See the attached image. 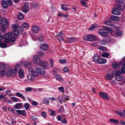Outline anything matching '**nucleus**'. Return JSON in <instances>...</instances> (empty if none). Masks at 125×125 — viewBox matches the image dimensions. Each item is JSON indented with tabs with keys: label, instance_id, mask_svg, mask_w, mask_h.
I'll list each match as a JSON object with an SVG mask.
<instances>
[{
	"label": "nucleus",
	"instance_id": "obj_40",
	"mask_svg": "<svg viewBox=\"0 0 125 125\" xmlns=\"http://www.w3.org/2000/svg\"><path fill=\"white\" fill-rule=\"evenodd\" d=\"M17 30L19 32L20 31H23V28L21 26H18Z\"/></svg>",
	"mask_w": 125,
	"mask_h": 125
},
{
	"label": "nucleus",
	"instance_id": "obj_43",
	"mask_svg": "<svg viewBox=\"0 0 125 125\" xmlns=\"http://www.w3.org/2000/svg\"><path fill=\"white\" fill-rule=\"evenodd\" d=\"M121 73V72L120 70H117L115 73V75H120Z\"/></svg>",
	"mask_w": 125,
	"mask_h": 125
},
{
	"label": "nucleus",
	"instance_id": "obj_2",
	"mask_svg": "<svg viewBox=\"0 0 125 125\" xmlns=\"http://www.w3.org/2000/svg\"><path fill=\"white\" fill-rule=\"evenodd\" d=\"M12 35V33L10 32H9L8 33H5L2 37V39H5V42L8 43L10 42V38Z\"/></svg>",
	"mask_w": 125,
	"mask_h": 125
},
{
	"label": "nucleus",
	"instance_id": "obj_39",
	"mask_svg": "<svg viewBox=\"0 0 125 125\" xmlns=\"http://www.w3.org/2000/svg\"><path fill=\"white\" fill-rule=\"evenodd\" d=\"M93 60L95 62H98V60L99 59H98V57L97 56V55L96 54H95L93 56Z\"/></svg>",
	"mask_w": 125,
	"mask_h": 125
},
{
	"label": "nucleus",
	"instance_id": "obj_56",
	"mask_svg": "<svg viewBox=\"0 0 125 125\" xmlns=\"http://www.w3.org/2000/svg\"><path fill=\"white\" fill-rule=\"evenodd\" d=\"M96 26L92 25L89 27V29L90 30H94V29L96 28Z\"/></svg>",
	"mask_w": 125,
	"mask_h": 125
},
{
	"label": "nucleus",
	"instance_id": "obj_59",
	"mask_svg": "<svg viewBox=\"0 0 125 125\" xmlns=\"http://www.w3.org/2000/svg\"><path fill=\"white\" fill-rule=\"evenodd\" d=\"M2 68L3 69H5L6 68V65L5 63H3L1 62Z\"/></svg>",
	"mask_w": 125,
	"mask_h": 125
},
{
	"label": "nucleus",
	"instance_id": "obj_46",
	"mask_svg": "<svg viewBox=\"0 0 125 125\" xmlns=\"http://www.w3.org/2000/svg\"><path fill=\"white\" fill-rule=\"evenodd\" d=\"M37 53L40 56H42L44 54V53L41 51L38 52Z\"/></svg>",
	"mask_w": 125,
	"mask_h": 125
},
{
	"label": "nucleus",
	"instance_id": "obj_15",
	"mask_svg": "<svg viewBox=\"0 0 125 125\" xmlns=\"http://www.w3.org/2000/svg\"><path fill=\"white\" fill-rule=\"evenodd\" d=\"M104 23L106 25L111 26H114V23L110 21H107L104 22Z\"/></svg>",
	"mask_w": 125,
	"mask_h": 125
},
{
	"label": "nucleus",
	"instance_id": "obj_49",
	"mask_svg": "<svg viewBox=\"0 0 125 125\" xmlns=\"http://www.w3.org/2000/svg\"><path fill=\"white\" fill-rule=\"evenodd\" d=\"M23 26L24 28H28L29 27V25L26 23L24 22L23 24Z\"/></svg>",
	"mask_w": 125,
	"mask_h": 125
},
{
	"label": "nucleus",
	"instance_id": "obj_24",
	"mask_svg": "<svg viewBox=\"0 0 125 125\" xmlns=\"http://www.w3.org/2000/svg\"><path fill=\"white\" fill-rule=\"evenodd\" d=\"M50 102V100L49 99L46 98L44 97L43 99L42 102L44 104H48Z\"/></svg>",
	"mask_w": 125,
	"mask_h": 125
},
{
	"label": "nucleus",
	"instance_id": "obj_53",
	"mask_svg": "<svg viewBox=\"0 0 125 125\" xmlns=\"http://www.w3.org/2000/svg\"><path fill=\"white\" fill-rule=\"evenodd\" d=\"M58 89L61 92H63L64 91V88L62 86H61Z\"/></svg>",
	"mask_w": 125,
	"mask_h": 125
},
{
	"label": "nucleus",
	"instance_id": "obj_11",
	"mask_svg": "<svg viewBox=\"0 0 125 125\" xmlns=\"http://www.w3.org/2000/svg\"><path fill=\"white\" fill-rule=\"evenodd\" d=\"M100 96L106 100H108L109 98L108 97V94L104 92H100L99 93Z\"/></svg>",
	"mask_w": 125,
	"mask_h": 125
},
{
	"label": "nucleus",
	"instance_id": "obj_47",
	"mask_svg": "<svg viewBox=\"0 0 125 125\" xmlns=\"http://www.w3.org/2000/svg\"><path fill=\"white\" fill-rule=\"evenodd\" d=\"M81 3L82 5H84L85 7H86L88 6V5L84 1H81Z\"/></svg>",
	"mask_w": 125,
	"mask_h": 125
},
{
	"label": "nucleus",
	"instance_id": "obj_48",
	"mask_svg": "<svg viewBox=\"0 0 125 125\" xmlns=\"http://www.w3.org/2000/svg\"><path fill=\"white\" fill-rule=\"evenodd\" d=\"M38 6L39 5L36 3H34L33 4V7L35 9L37 8Z\"/></svg>",
	"mask_w": 125,
	"mask_h": 125
},
{
	"label": "nucleus",
	"instance_id": "obj_12",
	"mask_svg": "<svg viewBox=\"0 0 125 125\" xmlns=\"http://www.w3.org/2000/svg\"><path fill=\"white\" fill-rule=\"evenodd\" d=\"M32 30L35 33H37L40 31L39 28L37 25H35L32 27Z\"/></svg>",
	"mask_w": 125,
	"mask_h": 125
},
{
	"label": "nucleus",
	"instance_id": "obj_45",
	"mask_svg": "<svg viewBox=\"0 0 125 125\" xmlns=\"http://www.w3.org/2000/svg\"><path fill=\"white\" fill-rule=\"evenodd\" d=\"M31 65V63L30 62H26L25 63L24 66L26 67H29Z\"/></svg>",
	"mask_w": 125,
	"mask_h": 125
},
{
	"label": "nucleus",
	"instance_id": "obj_13",
	"mask_svg": "<svg viewBox=\"0 0 125 125\" xmlns=\"http://www.w3.org/2000/svg\"><path fill=\"white\" fill-rule=\"evenodd\" d=\"M40 48L43 50H47L48 48V44H43L41 45Z\"/></svg>",
	"mask_w": 125,
	"mask_h": 125
},
{
	"label": "nucleus",
	"instance_id": "obj_61",
	"mask_svg": "<svg viewBox=\"0 0 125 125\" xmlns=\"http://www.w3.org/2000/svg\"><path fill=\"white\" fill-rule=\"evenodd\" d=\"M31 90L32 88L30 87H27L25 88L26 91H30Z\"/></svg>",
	"mask_w": 125,
	"mask_h": 125
},
{
	"label": "nucleus",
	"instance_id": "obj_51",
	"mask_svg": "<svg viewBox=\"0 0 125 125\" xmlns=\"http://www.w3.org/2000/svg\"><path fill=\"white\" fill-rule=\"evenodd\" d=\"M15 37L13 36L10 38V41H11L12 42H14L16 41V39L14 37Z\"/></svg>",
	"mask_w": 125,
	"mask_h": 125
},
{
	"label": "nucleus",
	"instance_id": "obj_6",
	"mask_svg": "<svg viewBox=\"0 0 125 125\" xmlns=\"http://www.w3.org/2000/svg\"><path fill=\"white\" fill-rule=\"evenodd\" d=\"M0 23L2 25H6L8 26L9 25L7 20L5 18L1 19L0 21Z\"/></svg>",
	"mask_w": 125,
	"mask_h": 125
},
{
	"label": "nucleus",
	"instance_id": "obj_5",
	"mask_svg": "<svg viewBox=\"0 0 125 125\" xmlns=\"http://www.w3.org/2000/svg\"><path fill=\"white\" fill-rule=\"evenodd\" d=\"M33 61L34 63L39 64L41 62L40 59L37 55H35L33 58Z\"/></svg>",
	"mask_w": 125,
	"mask_h": 125
},
{
	"label": "nucleus",
	"instance_id": "obj_44",
	"mask_svg": "<svg viewBox=\"0 0 125 125\" xmlns=\"http://www.w3.org/2000/svg\"><path fill=\"white\" fill-rule=\"evenodd\" d=\"M10 99L13 100L14 102H16L18 101V99L15 97H10Z\"/></svg>",
	"mask_w": 125,
	"mask_h": 125
},
{
	"label": "nucleus",
	"instance_id": "obj_30",
	"mask_svg": "<svg viewBox=\"0 0 125 125\" xmlns=\"http://www.w3.org/2000/svg\"><path fill=\"white\" fill-rule=\"evenodd\" d=\"M109 55V54L106 52H104L102 53V57L105 58L108 57Z\"/></svg>",
	"mask_w": 125,
	"mask_h": 125
},
{
	"label": "nucleus",
	"instance_id": "obj_25",
	"mask_svg": "<svg viewBox=\"0 0 125 125\" xmlns=\"http://www.w3.org/2000/svg\"><path fill=\"white\" fill-rule=\"evenodd\" d=\"M18 26V25L17 24H11L10 26L13 31H14L17 30Z\"/></svg>",
	"mask_w": 125,
	"mask_h": 125
},
{
	"label": "nucleus",
	"instance_id": "obj_27",
	"mask_svg": "<svg viewBox=\"0 0 125 125\" xmlns=\"http://www.w3.org/2000/svg\"><path fill=\"white\" fill-rule=\"evenodd\" d=\"M17 16L19 20H21L24 19L23 15L21 12L18 13Z\"/></svg>",
	"mask_w": 125,
	"mask_h": 125
},
{
	"label": "nucleus",
	"instance_id": "obj_38",
	"mask_svg": "<svg viewBox=\"0 0 125 125\" xmlns=\"http://www.w3.org/2000/svg\"><path fill=\"white\" fill-rule=\"evenodd\" d=\"M116 80L118 81H121L122 79V77L121 76L117 75L115 77Z\"/></svg>",
	"mask_w": 125,
	"mask_h": 125
},
{
	"label": "nucleus",
	"instance_id": "obj_52",
	"mask_svg": "<svg viewBox=\"0 0 125 125\" xmlns=\"http://www.w3.org/2000/svg\"><path fill=\"white\" fill-rule=\"evenodd\" d=\"M57 118L58 121H60L62 119V117L61 115H58L57 116Z\"/></svg>",
	"mask_w": 125,
	"mask_h": 125
},
{
	"label": "nucleus",
	"instance_id": "obj_36",
	"mask_svg": "<svg viewBox=\"0 0 125 125\" xmlns=\"http://www.w3.org/2000/svg\"><path fill=\"white\" fill-rule=\"evenodd\" d=\"M30 105V104L27 103H25L24 105L25 108L26 110H28L29 109Z\"/></svg>",
	"mask_w": 125,
	"mask_h": 125
},
{
	"label": "nucleus",
	"instance_id": "obj_7",
	"mask_svg": "<svg viewBox=\"0 0 125 125\" xmlns=\"http://www.w3.org/2000/svg\"><path fill=\"white\" fill-rule=\"evenodd\" d=\"M29 5L27 3H25L24 6L22 8L21 10L24 13H26L29 10Z\"/></svg>",
	"mask_w": 125,
	"mask_h": 125
},
{
	"label": "nucleus",
	"instance_id": "obj_3",
	"mask_svg": "<svg viewBox=\"0 0 125 125\" xmlns=\"http://www.w3.org/2000/svg\"><path fill=\"white\" fill-rule=\"evenodd\" d=\"M83 38L84 40L87 41H93L95 40L94 36L92 35H85Z\"/></svg>",
	"mask_w": 125,
	"mask_h": 125
},
{
	"label": "nucleus",
	"instance_id": "obj_28",
	"mask_svg": "<svg viewBox=\"0 0 125 125\" xmlns=\"http://www.w3.org/2000/svg\"><path fill=\"white\" fill-rule=\"evenodd\" d=\"M119 65L116 62H114L113 63L112 67L113 68L115 69H116L119 67Z\"/></svg>",
	"mask_w": 125,
	"mask_h": 125
},
{
	"label": "nucleus",
	"instance_id": "obj_55",
	"mask_svg": "<svg viewBox=\"0 0 125 125\" xmlns=\"http://www.w3.org/2000/svg\"><path fill=\"white\" fill-rule=\"evenodd\" d=\"M17 70H18L15 68L13 70H11L12 74H14V73L16 74L17 73Z\"/></svg>",
	"mask_w": 125,
	"mask_h": 125
},
{
	"label": "nucleus",
	"instance_id": "obj_34",
	"mask_svg": "<svg viewBox=\"0 0 125 125\" xmlns=\"http://www.w3.org/2000/svg\"><path fill=\"white\" fill-rule=\"evenodd\" d=\"M6 72L3 70L0 71V76H3L6 74Z\"/></svg>",
	"mask_w": 125,
	"mask_h": 125
},
{
	"label": "nucleus",
	"instance_id": "obj_62",
	"mask_svg": "<svg viewBox=\"0 0 125 125\" xmlns=\"http://www.w3.org/2000/svg\"><path fill=\"white\" fill-rule=\"evenodd\" d=\"M41 114L44 117H46V113L44 112H42L41 113Z\"/></svg>",
	"mask_w": 125,
	"mask_h": 125
},
{
	"label": "nucleus",
	"instance_id": "obj_9",
	"mask_svg": "<svg viewBox=\"0 0 125 125\" xmlns=\"http://www.w3.org/2000/svg\"><path fill=\"white\" fill-rule=\"evenodd\" d=\"M14 108L16 109L22 108H23V104L22 103H17L14 105Z\"/></svg>",
	"mask_w": 125,
	"mask_h": 125
},
{
	"label": "nucleus",
	"instance_id": "obj_60",
	"mask_svg": "<svg viewBox=\"0 0 125 125\" xmlns=\"http://www.w3.org/2000/svg\"><path fill=\"white\" fill-rule=\"evenodd\" d=\"M119 115L122 117H125V114L123 112L120 111Z\"/></svg>",
	"mask_w": 125,
	"mask_h": 125
},
{
	"label": "nucleus",
	"instance_id": "obj_21",
	"mask_svg": "<svg viewBox=\"0 0 125 125\" xmlns=\"http://www.w3.org/2000/svg\"><path fill=\"white\" fill-rule=\"evenodd\" d=\"M61 8L62 10L63 11H67L68 10V6L66 4H62Z\"/></svg>",
	"mask_w": 125,
	"mask_h": 125
},
{
	"label": "nucleus",
	"instance_id": "obj_37",
	"mask_svg": "<svg viewBox=\"0 0 125 125\" xmlns=\"http://www.w3.org/2000/svg\"><path fill=\"white\" fill-rule=\"evenodd\" d=\"M109 121L110 122H113L115 124H117L119 123V121L117 120L112 118L110 119Z\"/></svg>",
	"mask_w": 125,
	"mask_h": 125
},
{
	"label": "nucleus",
	"instance_id": "obj_18",
	"mask_svg": "<svg viewBox=\"0 0 125 125\" xmlns=\"http://www.w3.org/2000/svg\"><path fill=\"white\" fill-rule=\"evenodd\" d=\"M40 65L43 67L44 69H46L47 68L46 67L48 65L47 63L45 61H43L40 62L39 64Z\"/></svg>",
	"mask_w": 125,
	"mask_h": 125
},
{
	"label": "nucleus",
	"instance_id": "obj_20",
	"mask_svg": "<svg viewBox=\"0 0 125 125\" xmlns=\"http://www.w3.org/2000/svg\"><path fill=\"white\" fill-rule=\"evenodd\" d=\"M111 19L112 21H117L120 19L119 17L113 15H112L111 16Z\"/></svg>",
	"mask_w": 125,
	"mask_h": 125
},
{
	"label": "nucleus",
	"instance_id": "obj_23",
	"mask_svg": "<svg viewBox=\"0 0 125 125\" xmlns=\"http://www.w3.org/2000/svg\"><path fill=\"white\" fill-rule=\"evenodd\" d=\"M115 33L116 36L120 37L122 36L123 33L122 31L119 30L116 31Z\"/></svg>",
	"mask_w": 125,
	"mask_h": 125
},
{
	"label": "nucleus",
	"instance_id": "obj_14",
	"mask_svg": "<svg viewBox=\"0 0 125 125\" xmlns=\"http://www.w3.org/2000/svg\"><path fill=\"white\" fill-rule=\"evenodd\" d=\"M97 41L98 43L101 45H105L106 43V42L104 40H101L98 39H97Z\"/></svg>",
	"mask_w": 125,
	"mask_h": 125
},
{
	"label": "nucleus",
	"instance_id": "obj_22",
	"mask_svg": "<svg viewBox=\"0 0 125 125\" xmlns=\"http://www.w3.org/2000/svg\"><path fill=\"white\" fill-rule=\"evenodd\" d=\"M1 4L3 7L5 8H7L8 6V4L7 2L5 1H2L1 2Z\"/></svg>",
	"mask_w": 125,
	"mask_h": 125
},
{
	"label": "nucleus",
	"instance_id": "obj_33",
	"mask_svg": "<svg viewBox=\"0 0 125 125\" xmlns=\"http://www.w3.org/2000/svg\"><path fill=\"white\" fill-rule=\"evenodd\" d=\"M55 76L57 80H58L61 81L63 80V79L62 78V77L59 75L58 74H55Z\"/></svg>",
	"mask_w": 125,
	"mask_h": 125
},
{
	"label": "nucleus",
	"instance_id": "obj_35",
	"mask_svg": "<svg viewBox=\"0 0 125 125\" xmlns=\"http://www.w3.org/2000/svg\"><path fill=\"white\" fill-rule=\"evenodd\" d=\"M98 49L99 50L103 51H105L107 49L105 47L101 46L98 47Z\"/></svg>",
	"mask_w": 125,
	"mask_h": 125
},
{
	"label": "nucleus",
	"instance_id": "obj_57",
	"mask_svg": "<svg viewBox=\"0 0 125 125\" xmlns=\"http://www.w3.org/2000/svg\"><path fill=\"white\" fill-rule=\"evenodd\" d=\"M15 68L16 69L18 70L19 69H20V65L19 64H16L15 65Z\"/></svg>",
	"mask_w": 125,
	"mask_h": 125
},
{
	"label": "nucleus",
	"instance_id": "obj_10",
	"mask_svg": "<svg viewBox=\"0 0 125 125\" xmlns=\"http://www.w3.org/2000/svg\"><path fill=\"white\" fill-rule=\"evenodd\" d=\"M77 39V38L75 37H68L67 38V41L68 43H72L75 42Z\"/></svg>",
	"mask_w": 125,
	"mask_h": 125
},
{
	"label": "nucleus",
	"instance_id": "obj_41",
	"mask_svg": "<svg viewBox=\"0 0 125 125\" xmlns=\"http://www.w3.org/2000/svg\"><path fill=\"white\" fill-rule=\"evenodd\" d=\"M6 74L9 76H10L11 74H12L11 70V69L8 71L7 72H6Z\"/></svg>",
	"mask_w": 125,
	"mask_h": 125
},
{
	"label": "nucleus",
	"instance_id": "obj_17",
	"mask_svg": "<svg viewBox=\"0 0 125 125\" xmlns=\"http://www.w3.org/2000/svg\"><path fill=\"white\" fill-rule=\"evenodd\" d=\"M116 7L118 9H120L121 10H124L125 8L124 4L123 2L119 4L116 6Z\"/></svg>",
	"mask_w": 125,
	"mask_h": 125
},
{
	"label": "nucleus",
	"instance_id": "obj_31",
	"mask_svg": "<svg viewBox=\"0 0 125 125\" xmlns=\"http://www.w3.org/2000/svg\"><path fill=\"white\" fill-rule=\"evenodd\" d=\"M12 33L14 34V37H17L18 35L19 34V32L17 30H16L13 31Z\"/></svg>",
	"mask_w": 125,
	"mask_h": 125
},
{
	"label": "nucleus",
	"instance_id": "obj_16",
	"mask_svg": "<svg viewBox=\"0 0 125 125\" xmlns=\"http://www.w3.org/2000/svg\"><path fill=\"white\" fill-rule=\"evenodd\" d=\"M106 62V60L105 59L100 58L98 59L97 63L98 64H101L105 63Z\"/></svg>",
	"mask_w": 125,
	"mask_h": 125
},
{
	"label": "nucleus",
	"instance_id": "obj_8",
	"mask_svg": "<svg viewBox=\"0 0 125 125\" xmlns=\"http://www.w3.org/2000/svg\"><path fill=\"white\" fill-rule=\"evenodd\" d=\"M112 13L114 14L115 15H120L121 14L120 10L118 8H114L112 10Z\"/></svg>",
	"mask_w": 125,
	"mask_h": 125
},
{
	"label": "nucleus",
	"instance_id": "obj_4",
	"mask_svg": "<svg viewBox=\"0 0 125 125\" xmlns=\"http://www.w3.org/2000/svg\"><path fill=\"white\" fill-rule=\"evenodd\" d=\"M98 33L99 34L102 36H105L108 34L107 31L104 29H101L99 30Z\"/></svg>",
	"mask_w": 125,
	"mask_h": 125
},
{
	"label": "nucleus",
	"instance_id": "obj_32",
	"mask_svg": "<svg viewBox=\"0 0 125 125\" xmlns=\"http://www.w3.org/2000/svg\"><path fill=\"white\" fill-rule=\"evenodd\" d=\"M8 26H7V27H5V26L4 25H2L1 27V30L2 32H5L6 31V29L7 28H8Z\"/></svg>",
	"mask_w": 125,
	"mask_h": 125
},
{
	"label": "nucleus",
	"instance_id": "obj_42",
	"mask_svg": "<svg viewBox=\"0 0 125 125\" xmlns=\"http://www.w3.org/2000/svg\"><path fill=\"white\" fill-rule=\"evenodd\" d=\"M6 44L4 43H0V47L2 48H5L6 47Z\"/></svg>",
	"mask_w": 125,
	"mask_h": 125
},
{
	"label": "nucleus",
	"instance_id": "obj_63",
	"mask_svg": "<svg viewBox=\"0 0 125 125\" xmlns=\"http://www.w3.org/2000/svg\"><path fill=\"white\" fill-rule=\"evenodd\" d=\"M63 71L64 72L66 73L68 71V69L67 67H64Z\"/></svg>",
	"mask_w": 125,
	"mask_h": 125
},
{
	"label": "nucleus",
	"instance_id": "obj_29",
	"mask_svg": "<svg viewBox=\"0 0 125 125\" xmlns=\"http://www.w3.org/2000/svg\"><path fill=\"white\" fill-rule=\"evenodd\" d=\"M113 75L112 74H110V73L107 74V78L106 79L108 80H111L112 79L113 77Z\"/></svg>",
	"mask_w": 125,
	"mask_h": 125
},
{
	"label": "nucleus",
	"instance_id": "obj_19",
	"mask_svg": "<svg viewBox=\"0 0 125 125\" xmlns=\"http://www.w3.org/2000/svg\"><path fill=\"white\" fill-rule=\"evenodd\" d=\"M18 74L19 76L21 78H23L24 77L23 70L22 69H20L19 71Z\"/></svg>",
	"mask_w": 125,
	"mask_h": 125
},
{
	"label": "nucleus",
	"instance_id": "obj_64",
	"mask_svg": "<svg viewBox=\"0 0 125 125\" xmlns=\"http://www.w3.org/2000/svg\"><path fill=\"white\" fill-rule=\"evenodd\" d=\"M66 62V60L65 59L63 60H60V62L61 63H63L65 62Z\"/></svg>",
	"mask_w": 125,
	"mask_h": 125
},
{
	"label": "nucleus",
	"instance_id": "obj_50",
	"mask_svg": "<svg viewBox=\"0 0 125 125\" xmlns=\"http://www.w3.org/2000/svg\"><path fill=\"white\" fill-rule=\"evenodd\" d=\"M18 111L19 110H16L14 109L12 110V113L14 114H16L17 113H18Z\"/></svg>",
	"mask_w": 125,
	"mask_h": 125
},
{
	"label": "nucleus",
	"instance_id": "obj_58",
	"mask_svg": "<svg viewBox=\"0 0 125 125\" xmlns=\"http://www.w3.org/2000/svg\"><path fill=\"white\" fill-rule=\"evenodd\" d=\"M16 94L17 96L20 98L21 97V96L22 95V94L19 92H17L16 93Z\"/></svg>",
	"mask_w": 125,
	"mask_h": 125
},
{
	"label": "nucleus",
	"instance_id": "obj_1",
	"mask_svg": "<svg viewBox=\"0 0 125 125\" xmlns=\"http://www.w3.org/2000/svg\"><path fill=\"white\" fill-rule=\"evenodd\" d=\"M36 70L38 72L34 69H32L31 67H29L28 69V71L29 72L32 73V74H29L28 76V79L30 80H32L34 79V76L37 77L38 75V73L41 75H43L45 73V72L43 70H42L39 67H36L35 68Z\"/></svg>",
	"mask_w": 125,
	"mask_h": 125
},
{
	"label": "nucleus",
	"instance_id": "obj_26",
	"mask_svg": "<svg viewBox=\"0 0 125 125\" xmlns=\"http://www.w3.org/2000/svg\"><path fill=\"white\" fill-rule=\"evenodd\" d=\"M18 114L19 115L22 114V115L24 116H25L26 115L25 110H23L22 111L21 110H19Z\"/></svg>",
	"mask_w": 125,
	"mask_h": 125
},
{
	"label": "nucleus",
	"instance_id": "obj_54",
	"mask_svg": "<svg viewBox=\"0 0 125 125\" xmlns=\"http://www.w3.org/2000/svg\"><path fill=\"white\" fill-rule=\"evenodd\" d=\"M63 108L62 106H61L60 108H59V112L60 113H61L62 111L63 110Z\"/></svg>",
	"mask_w": 125,
	"mask_h": 125
}]
</instances>
